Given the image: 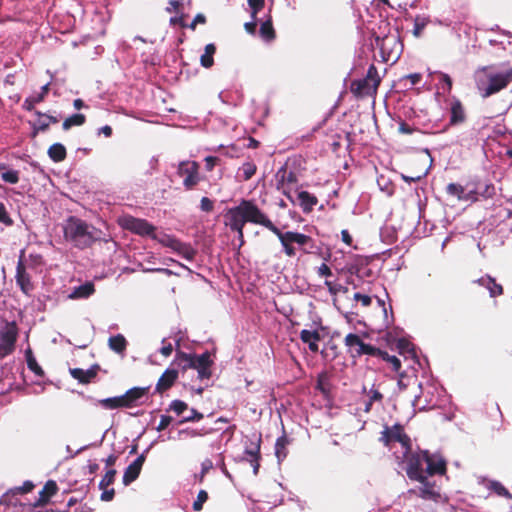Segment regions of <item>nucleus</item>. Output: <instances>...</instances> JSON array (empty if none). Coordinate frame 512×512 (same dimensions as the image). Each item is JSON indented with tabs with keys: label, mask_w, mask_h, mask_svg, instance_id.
Here are the masks:
<instances>
[{
	"label": "nucleus",
	"mask_w": 512,
	"mask_h": 512,
	"mask_svg": "<svg viewBox=\"0 0 512 512\" xmlns=\"http://www.w3.org/2000/svg\"><path fill=\"white\" fill-rule=\"evenodd\" d=\"M224 218L225 225L229 227L231 231L238 234V238L241 243H243L244 238V226L249 222L262 225L274 233L283 246L284 253L288 257H294L296 255V249L293 246V242L287 239V232H282L278 227H276L254 201L242 199L238 206L229 208L226 211Z\"/></svg>",
	"instance_id": "nucleus-1"
},
{
	"label": "nucleus",
	"mask_w": 512,
	"mask_h": 512,
	"mask_svg": "<svg viewBox=\"0 0 512 512\" xmlns=\"http://www.w3.org/2000/svg\"><path fill=\"white\" fill-rule=\"evenodd\" d=\"M63 233L67 242L81 250L91 247L95 242H107L101 230L75 216L66 220Z\"/></svg>",
	"instance_id": "nucleus-2"
},
{
	"label": "nucleus",
	"mask_w": 512,
	"mask_h": 512,
	"mask_svg": "<svg viewBox=\"0 0 512 512\" xmlns=\"http://www.w3.org/2000/svg\"><path fill=\"white\" fill-rule=\"evenodd\" d=\"M480 72L484 76L476 78V87L484 99L504 90L512 82V67L499 73H489L488 67H482Z\"/></svg>",
	"instance_id": "nucleus-3"
},
{
	"label": "nucleus",
	"mask_w": 512,
	"mask_h": 512,
	"mask_svg": "<svg viewBox=\"0 0 512 512\" xmlns=\"http://www.w3.org/2000/svg\"><path fill=\"white\" fill-rule=\"evenodd\" d=\"M382 77L377 67L371 64L367 70L366 76L362 79H354L350 83V92L357 99L375 97L378 88L382 82Z\"/></svg>",
	"instance_id": "nucleus-4"
},
{
	"label": "nucleus",
	"mask_w": 512,
	"mask_h": 512,
	"mask_svg": "<svg viewBox=\"0 0 512 512\" xmlns=\"http://www.w3.org/2000/svg\"><path fill=\"white\" fill-rule=\"evenodd\" d=\"M379 442L387 448H391L393 443L398 442L403 448V451L405 450V454L411 451V438L400 423H396L392 426L385 425L380 434Z\"/></svg>",
	"instance_id": "nucleus-5"
},
{
	"label": "nucleus",
	"mask_w": 512,
	"mask_h": 512,
	"mask_svg": "<svg viewBox=\"0 0 512 512\" xmlns=\"http://www.w3.org/2000/svg\"><path fill=\"white\" fill-rule=\"evenodd\" d=\"M403 457L406 459L407 467L406 474L409 479L423 482L425 480L426 469H423V464L426 463L427 450H419L405 454L403 451Z\"/></svg>",
	"instance_id": "nucleus-6"
},
{
	"label": "nucleus",
	"mask_w": 512,
	"mask_h": 512,
	"mask_svg": "<svg viewBox=\"0 0 512 512\" xmlns=\"http://www.w3.org/2000/svg\"><path fill=\"white\" fill-rule=\"evenodd\" d=\"M343 343L347 348V353L352 358H359L363 355H369L376 357L377 354H381V349L364 343L361 336L354 333H349L345 336Z\"/></svg>",
	"instance_id": "nucleus-7"
},
{
	"label": "nucleus",
	"mask_w": 512,
	"mask_h": 512,
	"mask_svg": "<svg viewBox=\"0 0 512 512\" xmlns=\"http://www.w3.org/2000/svg\"><path fill=\"white\" fill-rule=\"evenodd\" d=\"M376 46L380 50L383 62L397 61L402 49V43L397 35L388 34L382 38L376 37Z\"/></svg>",
	"instance_id": "nucleus-8"
},
{
	"label": "nucleus",
	"mask_w": 512,
	"mask_h": 512,
	"mask_svg": "<svg viewBox=\"0 0 512 512\" xmlns=\"http://www.w3.org/2000/svg\"><path fill=\"white\" fill-rule=\"evenodd\" d=\"M199 164L196 161H182L178 165L177 174L183 178V186L186 190L194 189L201 180Z\"/></svg>",
	"instance_id": "nucleus-9"
},
{
	"label": "nucleus",
	"mask_w": 512,
	"mask_h": 512,
	"mask_svg": "<svg viewBox=\"0 0 512 512\" xmlns=\"http://www.w3.org/2000/svg\"><path fill=\"white\" fill-rule=\"evenodd\" d=\"M120 224L126 230H129L140 236H149L157 239L155 234V226L145 219L135 218L133 216H125L121 219Z\"/></svg>",
	"instance_id": "nucleus-10"
},
{
	"label": "nucleus",
	"mask_w": 512,
	"mask_h": 512,
	"mask_svg": "<svg viewBox=\"0 0 512 512\" xmlns=\"http://www.w3.org/2000/svg\"><path fill=\"white\" fill-rule=\"evenodd\" d=\"M17 337L18 327L16 322H6L0 330V357H6L14 351Z\"/></svg>",
	"instance_id": "nucleus-11"
},
{
	"label": "nucleus",
	"mask_w": 512,
	"mask_h": 512,
	"mask_svg": "<svg viewBox=\"0 0 512 512\" xmlns=\"http://www.w3.org/2000/svg\"><path fill=\"white\" fill-rule=\"evenodd\" d=\"M24 254L25 251L22 250L20 252L19 260L16 266V275L15 280L16 284L19 286L20 290L26 296H31L32 292L35 289V286L31 280L30 274L26 271V266L24 263Z\"/></svg>",
	"instance_id": "nucleus-12"
},
{
	"label": "nucleus",
	"mask_w": 512,
	"mask_h": 512,
	"mask_svg": "<svg viewBox=\"0 0 512 512\" xmlns=\"http://www.w3.org/2000/svg\"><path fill=\"white\" fill-rule=\"evenodd\" d=\"M193 362L194 366H192V369L197 370L199 379H209L212 376L211 366L213 365V361L208 351L201 355L193 354Z\"/></svg>",
	"instance_id": "nucleus-13"
},
{
	"label": "nucleus",
	"mask_w": 512,
	"mask_h": 512,
	"mask_svg": "<svg viewBox=\"0 0 512 512\" xmlns=\"http://www.w3.org/2000/svg\"><path fill=\"white\" fill-rule=\"evenodd\" d=\"M426 475H444L447 471V462L439 454H431L427 451L426 457Z\"/></svg>",
	"instance_id": "nucleus-14"
},
{
	"label": "nucleus",
	"mask_w": 512,
	"mask_h": 512,
	"mask_svg": "<svg viewBox=\"0 0 512 512\" xmlns=\"http://www.w3.org/2000/svg\"><path fill=\"white\" fill-rule=\"evenodd\" d=\"M179 372L177 369L168 368L159 377L156 386L155 394L163 395L166 391L171 389L177 382Z\"/></svg>",
	"instance_id": "nucleus-15"
},
{
	"label": "nucleus",
	"mask_w": 512,
	"mask_h": 512,
	"mask_svg": "<svg viewBox=\"0 0 512 512\" xmlns=\"http://www.w3.org/2000/svg\"><path fill=\"white\" fill-rule=\"evenodd\" d=\"M287 239L292 241L293 244H297L301 247V250L305 254L313 253L317 248L313 238L306 234H302L294 231H287Z\"/></svg>",
	"instance_id": "nucleus-16"
},
{
	"label": "nucleus",
	"mask_w": 512,
	"mask_h": 512,
	"mask_svg": "<svg viewBox=\"0 0 512 512\" xmlns=\"http://www.w3.org/2000/svg\"><path fill=\"white\" fill-rule=\"evenodd\" d=\"M450 118L448 126H458L463 124L467 119L466 110L462 102L458 98H454L450 105Z\"/></svg>",
	"instance_id": "nucleus-17"
},
{
	"label": "nucleus",
	"mask_w": 512,
	"mask_h": 512,
	"mask_svg": "<svg viewBox=\"0 0 512 512\" xmlns=\"http://www.w3.org/2000/svg\"><path fill=\"white\" fill-rule=\"evenodd\" d=\"M145 454L139 455L124 471L123 484L129 485L134 482L140 475L142 466L145 462Z\"/></svg>",
	"instance_id": "nucleus-18"
},
{
	"label": "nucleus",
	"mask_w": 512,
	"mask_h": 512,
	"mask_svg": "<svg viewBox=\"0 0 512 512\" xmlns=\"http://www.w3.org/2000/svg\"><path fill=\"white\" fill-rule=\"evenodd\" d=\"M277 183V189L282 190L286 194V188L288 185L295 184L297 182L296 173L288 170L286 165H283L278 169L275 174Z\"/></svg>",
	"instance_id": "nucleus-19"
},
{
	"label": "nucleus",
	"mask_w": 512,
	"mask_h": 512,
	"mask_svg": "<svg viewBox=\"0 0 512 512\" xmlns=\"http://www.w3.org/2000/svg\"><path fill=\"white\" fill-rule=\"evenodd\" d=\"M150 387H133L123 394L125 408H132L137 405L138 401L146 396Z\"/></svg>",
	"instance_id": "nucleus-20"
},
{
	"label": "nucleus",
	"mask_w": 512,
	"mask_h": 512,
	"mask_svg": "<svg viewBox=\"0 0 512 512\" xmlns=\"http://www.w3.org/2000/svg\"><path fill=\"white\" fill-rule=\"evenodd\" d=\"M99 366L93 365L88 370H83L81 368H70L69 373L70 375L79 381L81 384H88L90 383L98 374Z\"/></svg>",
	"instance_id": "nucleus-21"
},
{
	"label": "nucleus",
	"mask_w": 512,
	"mask_h": 512,
	"mask_svg": "<svg viewBox=\"0 0 512 512\" xmlns=\"http://www.w3.org/2000/svg\"><path fill=\"white\" fill-rule=\"evenodd\" d=\"M58 492V485L54 480H48L42 490L39 492V498L34 503V507H42L49 503L51 497Z\"/></svg>",
	"instance_id": "nucleus-22"
},
{
	"label": "nucleus",
	"mask_w": 512,
	"mask_h": 512,
	"mask_svg": "<svg viewBox=\"0 0 512 512\" xmlns=\"http://www.w3.org/2000/svg\"><path fill=\"white\" fill-rule=\"evenodd\" d=\"M420 483L422 486L418 491L410 490V492L425 500H436L440 497L439 492L435 490V484L428 480L427 475H425V480Z\"/></svg>",
	"instance_id": "nucleus-23"
},
{
	"label": "nucleus",
	"mask_w": 512,
	"mask_h": 512,
	"mask_svg": "<svg viewBox=\"0 0 512 512\" xmlns=\"http://www.w3.org/2000/svg\"><path fill=\"white\" fill-rule=\"evenodd\" d=\"M260 443L261 438L259 437L257 442L252 443L250 447L245 449V455L247 456V460L251 463L253 467V473L254 475L258 474L259 467H260Z\"/></svg>",
	"instance_id": "nucleus-24"
},
{
	"label": "nucleus",
	"mask_w": 512,
	"mask_h": 512,
	"mask_svg": "<svg viewBox=\"0 0 512 512\" xmlns=\"http://www.w3.org/2000/svg\"><path fill=\"white\" fill-rule=\"evenodd\" d=\"M300 339L303 343L308 345L311 352L317 353L319 351L318 342L321 340V335L317 330H302L300 332Z\"/></svg>",
	"instance_id": "nucleus-25"
},
{
	"label": "nucleus",
	"mask_w": 512,
	"mask_h": 512,
	"mask_svg": "<svg viewBox=\"0 0 512 512\" xmlns=\"http://www.w3.org/2000/svg\"><path fill=\"white\" fill-rule=\"evenodd\" d=\"M50 90V83L45 84L41 87L40 93L35 96H30L25 99L23 103V108L27 111H33L35 109V105L41 103L45 100Z\"/></svg>",
	"instance_id": "nucleus-26"
},
{
	"label": "nucleus",
	"mask_w": 512,
	"mask_h": 512,
	"mask_svg": "<svg viewBox=\"0 0 512 512\" xmlns=\"http://www.w3.org/2000/svg\"><path fill=\"white\" fill-rule=\"evenodd\" d=\"M298 200L303 212L305 213L311 212L314 206L318 203L317 197L312 195L308 191L299 192Z\"/></svg>",
	"instance_id": "nucleus-27"
},
{
	"label": "nucleus",
	"mask_w": 512,
	"mask_h": 512,
	"mask_svg": "<svg viewBox=\"0 0 512 512\" xmlns=\"http://www.w3.org/2000/svg\"><path fill=\"white\" fill-rule=\"evenodd\" d=\"M173 364H176L177 367L182 371L185 372L188 369H192V366H194L193 362V354H188L183 351H177L175 360Z\"/></svg>",
	"instance_id": "nucleus-28"
},
{
	"label": "nucleus",
	"mask_w": 512,
	"mask_h": 512,
	"mask_svg": "<svg viewBox=\"0 0 512 512\" xmlns=\"http://www.w3.org/2000/svg\"><path fill=\"white\" fill-rule=\"evenodd\" d=\"M48 156L53 162H62L67 157V151L63 144L54 143L48 148Z\"/></svg>",
	"instance_id": "nucleus-29"
},
{
	"label": "nucleus",
	"mask_w": 512,
	"mask_h": 512,
	"mask_svg": "<svg viewBox=\"0 0 512 512\" xmlns=\"http://www.w3.org/2000/svg\"><path fill=\"white\" fill-rule=\"evenodd\" d=\"M95 292L94 284L91 282H86L74 289L71 293L70 298L79 299V298H88Z\"/></svg>",
	"instance_id": "nucleus-30"
},
{
	"label": "nucleus",
	"mask_w": 512,
	"mask_h": 512,
	"mask_svg": "<svg viewBox=\"0 0 512 512\" xmlns=\"http://www.w3.org/2000/svg\"><path fill=\"white\" fill-rule=\"evenodd\" d=\"M25 358H26L27 367L29 368V370H31L38 377H41V378L44 377L45 372L42 369V367L38 364L36 358L33 355L32 350L30 348H28L25 351Z\"/></svg>",
	"instance_id": "nucleus-31"
},
{
	"label": "nucleus",
	"mask_w": 512,
	"mask_h": 512,
	"mask_svg": "<svg viewBox=\"0 0 512 512\" xmlns=\"http://www.w3.org/2000/svg\"><path fill=\"white\" fill-rule=\"evenodd\" d=\"M175 244L176 246L173 250L180 254L183 258L190 261L195 258L197 252L190 244L181 242L180 240Z\"/></svg>",
	"instance_id": "nucleus-32"
},
{
	"label": "nucleus",
	"mask_w": 512,
	"mask_h": 512,
	"mask_svg": "<svg viewBox=\"0 0 512 512\" xmlns=\"http://www.w3.org/2000/svg\"><path fill=\"white\" fill-rule=\"evenodd\" d=\"M216 46L213 43L207 44L204 49V54L201 55L200 63L204 68H211L214 64V54Z\"/></svg>",
	"instance_id": "nucleus-33"
},
{
	"label": "nucleus",
	"mask_w": 512,
	"mask_h": 512,
	"mask_svg": "<svg viewBox=\"0 0 512 512\" xmlns=\"http://www.w3.org/2000/svg\"><path fill=\"white\" fill-rule=\"evenodd\" d=\"M260 36L266 41H272L276 37L275 30L272 24V17L269 16L260 26Z\"/></svg>",
	"instance_id": "nucleus-34"
},
{
	"label": "nucleus",
	"mask_w": 512,
	"mask_h": 512,
	"mask_svg": "<svg viewBox=\"0 0 512 512\" xmlns=\"http://www.w3.org/2000/svg\"><path fill=\"white\" fill-rule=\"evenodd\" d=\"M99 405L105 409L113 410L125 408L123 395L111 398H105L98 401Z\"/></svg>",
	"instance_id": "nucleus-35"
},
{
	"label": "nucleus",
	"mask_w": 512,
	"mask_h": 512,
	"mask_svg": "<svg viewBox=\"0 0 512 512\" xmlns=\"http://www.w3.org/2000/svg\"><path fill=\"white\" fill-rule=\"evenodd\" d=\"M86 122V116L81 113L73 114L67 117L62 124L63 130L67 131L74 126H82Z\"/></svg>",
	"instance_id": "nucleus-36"
},
{
	"label": "nucleus",
	"mask_w": 512,
	"mask_h": 512,
	"mask_svg": "<svg viewBox=\"0 0 512 512\" xmlns=\"http://www.w3.org/2000/svg\"><path fill=\"white\" fill-rule=\"evenodd\" d=\"M289 444L288 438L283 435L276 440L275 443V455L279 461H282L286 458L288 451L287 445Z\"/></svg>",
	"instance_id": "nucleus-37"
},
{
	"label": "nucleus",
	"mask_w": 512,
	"mask_h": 512,
	"mask_svg": "<svg viewBox=\"0 0 512 512\" xmlns=\"http://www.w3.org/2000/svg\"><path fill=\"white\" fill-rule=\"evenodd\" d=\"M478 194L481 199H490L495 195V187L492 183L476 182Z\"/></svg>",
	"instance_id": "nucleus-38"
},
{
	"label": "nucleus",
	"mask_w": 512,
	"mask_h": 512,
	"mask_svg": "<svg viewBox=\"0 0 512 512\" xmlns=\"http://www.w3.org/2000/svg\"><path fill=\"white\" fill-rule=\"evenodd\" d=\"M126 345L127 341L121 334L109 338V347L117 353H122L126 349Z\"/></svg>",
	"instance_id": "nucleus-39"
},
{
	"label": "nucleus",
	"mask_w": 512,
	"mask_h": 512,
	"mask_svg": "<svg viewBox=\"0 0 512 512\" xmlns=\"http://www.w3.org/2000/svg\"><path fill=\"white\" fill-rule=\"evenodd\" d=\"M429 23H430V19L428 17L417 15L414 18V27H413V31H412L413 35L416 38H419Z\"/></svg>",
	"instance_id": "nucleus-40"
},
{
	"label": "nucleus",
	"mask_w": 512,
	"mask_h": 512,
	"mask_svg": "<svg viewBox=\"0 0 512 512\" xmlns=\"http://www.w3.org/2000/svg\"><path fill=\"white\" fill-rule=\"evenodd\" d=\"M376 357L390 363L394 372H398L401 369L400 359L396 356L389 355L386 351L381 350V354H377Z\"/></svg>",
	"instance_id": "nucleus-41"
},
{
	"label": "nucleus",
	"mask_w": 512,
	"mask_h": 512,
	"mask_svg": "<svg viewBox=\"0 0 512 512\" xmlns=\"http://www.w3.org/2000/svg\"><path fill=\"white\" fill-rule=\"evenodd\" d=\"M447 194L457 197L459 201H463L465 188L458 183H449L446 187Z\"/></svg>",
	"instance_id": "nucleus-42"
},
{
	"label": "nucleus",
	"mask_w": 512,
	"mask_h": 512,
	"mask_svg": "<svg viewBox=\"0 0 512 512\" xmlns=\"http://www.w3.org/2000/svg\"><path fill=\"white\" fill-rule=\"evenodd\" d=\"M239 170L242 172L243 180L247 181L255 175L257 166L253 162H245Z\"/></svg>",
	"instance_id": "nucleus-43"
},
{
	"label": "nucleus",
	"mask_w": 512,
	"mask_h": 512,
	"mask_svg": "<svg viewBox=\"0 0 512 512\" xmlns=\"http://www.w3.org/2000/svg\"><path fill=\"white\" fill-rule=\"evenodd\" d=\"M316 389L322 394L327 395L330 392V382L326 374H320L317 378Z\"/></svg>",
	"instance_id": "nucleus-44"
},
{
	"label": "nucleus",
	"mask_w": 512,
	"mask_h": 512,
	"mask_svg": "<svg viewBox=\"0 0 512 512\" xmlns=\"http://www.w3.org/2000/svg\"><path fill=\"white\" fill-rule=\"evenodd\" d=\"M116 474L117 472L115 469L107 470L99 483V489L108 488V486L112 485L115 481Z\"/></svg>",
	"instance_id": "nucleus-45"
},
{
	"label": "nucleus",
	"mask_w": 512,
	"mask_h": 512,
	"mask_svg": "<svg viewBox=\"0 0 512 512\" xmlns=\"http://www.w3.org/2000/svg\"><path fill=\"white\" fill-rule=\"evenodd\" d=\"M427 174H428V168H424L423 170H421L418 173H414L411 175L402 174L401 177L406 183L411 184V183L418 182L421 179L425 178L427 176Z\"/></svg>",
	"instance_id": "nucleus-46"
},
{
	"label": "nucleus",
	"mask_w": 512,
	"mask_h": 512,
	"mask_svg": "<svg viewBox=\"0 0 512 512\" xmlns=\"http://www.w3.org/2000/svg\"><path fill=\"white\" fill-rule=\"evenodd\" d=\"M487 288L489 289L491 297H497L503 294V287L497 284L491 277L487 278Z\"/></svg>",
	"instance_id": "nucleus-47"
},
{
	"label": "nucleus",
	"mask_w": 512,
	"mask_h": 512,
	"mask_svg": "<svg viewBox=\"0 0 512 512\" xmlns=\"http://www.w3.org/2000/svg\"><path fill=\"white\" fill-rule=\"evenodd\" d=\"M208 500V493L206 490H200L196 500L193 502V510L199 512L203 509L204 503Z\"/></svg>",
	"instance_id": "nucleus-48"
},
{
	"label": "nucleus",
	"mask_w": 512,
	"mask_h": 512,
	"mask_svg": "<svg viewBox=\"0 0 512 512\" xmlns=\"http://www.w3.org/2000/svg\"><path fill=\"white\" fill-rule=\"evenodd\" d=\"M0 224H3L7 227L14 225L13 219L10 217L4 203L2 202H0Z\"/></svg>",
	"instance_id": "nucleus-49"
},
{
	"label": "nucleus",
	"mask_w": 512,
	"mask_h": 512,
	"mask_svg": "<svg viewBox=\"0 0 512 512\" xmlns=\"http://www.w3.org/2000/svg\"><path fill=\"white\" fill-rule=\"evenodd\" d=\"M492 490L499 496L505 497L507 499H512V494L509 490L503 486L500 482H492L491 484Z\"/></svg>",
	"instance_id": "nucleus-50"
},
{
	"label": "nucleus",
	"mask_w": 512,
	"mask_h": 512,
	"mask_svg": "<svg viewBox=\"0 0 512 512\" xmlns=\"http://www.w3.org/2000/svg\"><path fill=\"white\" fill-rule=\"evenodd\" d=\"M38 118L39 119L37 120V122H35L33 125V132H32L33 137H36L39 132L46 131L50 126L47 119L40 118V117H38Z\"/></svg>",
	"instance_id": "nucleus-51"
},
{
	"label": "nucleus",
	"mask_w": 512,
	"mask_h": 512,
	"mask_svg": "<svg viewBox=\"0 0 512 512\" xmlns=\"http://www.w3.org/2000/svg\"><path fill=\"white\" fill-rule=\"evenodd\" d=\"M435 75L437 76L439 82L445 85V91L450 93L453 86L452 78L444 72H435Z\"/></svg>",
	"instance_id": "nucleus-52"
},
{
	"label": "nucleus",
	"mask_w": 512,
	"mask_h": 512,
	"mask_svg": "<svg viewBox=\"0 0 512 512\" xmlns=\"http://www.w3.org/2000/svg\"><path fill=\"white\" fill-rule=\"evenodd\" d=\"M248 5L251 8V17L252 19H256V16L259 11H261L265 6V0H247Z\"/></svg>",
	"instance_id": "nucleus-53"
},
{
	"label": "nucleus",
	"mask_w": 512,
	"mask_h": 512,
	"mask_svg": "<svg viewBox=\"0 0 512 512\" xmlns=\"http://www.w3.org/2000/svg\"><path fill=\"white\" fill-rule=\"evenodd\" d=\"M1 178L6 183L16 184L19 181V172L16 170L5 171L1 174Z\"/></svg>",
	"instance_id": "nucleus-54"
},
{
	"label": "nucleus",
	"mask_w": 512,
	"mask_h": 512,
	"mask_svg": "<svg viewBox=\"0 0 512 512\" xmlns=\"http://www.w3.org/2000/svg\"><path fill=\"white\" fill-rule=\"evenodd\" d=\"M400 353H408L415 356V349L413 345L405 339H400L397 343Z\"/></svg>",
	"instance_id": "nucleus-55"
},
{
	"label": "nucleus",
	"mask_w": 512,
	"mask_h": 512,
	"mask_svg": "<svg viewBox=\"0 0 512 512\" xmlns=\"http://www.w3.org/2000/svg\"><path fill=\"white\" fill-rule=\"evenodd\" d=\"M169 409L174 411L177 415H181L188 409V405L182 400H173L169 406Z\"/></svg>",
	"instance_id": "nucleus-56"
},
{
	"label": "nucleus",
	"mask_w": 512,
	"mask_h": 512,
	"mask_svg": "<svg viewBox=\"0 0 512 512\" xmlns=\"http://www.w3.org/2000/svg\"><path fill=\"white\" fill-rule=\"evenodd\" d=\"M480 199L481 198L478 194V189H477L476 183L473 184L472 189H470L468 192H465L464 197H463V201H470V202H477Z\"/></svg>",
	"instance_id": "nucleus-57"
},
{
	"label": "nucleus",
	"mask_w": 512,
	"mask_h": 512,
	"mask_svg": "<svg viewBox=\"0 0 512 512\" xmlns=\"http://www.w3.org/2000/svg\"><path fill=\"white\" fill-rule=\"evenodd\" d=\"M33 488L34 484L31 481H25L22 486L13 488L12 492L17 496L19 494H26L32 491Z\"/></svg>",
	"instance_id": "nucleus-58"
},
{
	"label": "nucleus",
	"mask_w": 512,
	"mask_h": 512,
	"mask_svg": "<svg viewBox=\"0 0 512 512\" xmlns=\"http://www.w3.org/2000/svg\"><path fill=\"white\" fill-rule=\"evenodd\" d=\"M204 417V415L197 411L196 409H191V414L189 416H186L184 417L180 423H185V422H195V421H200L202 420Z\"/></svg>",
	"instance_id": "nucleus-59"
},
{
	"label": "nucleus",
	"mask_w": 512,
	"mask_h": 512,
	"mask_svg": "<svg viewBox=\"0 0 512 512\" xmlns=\"http://www.w3.org/2000/svg\"><path fill=\"white\" fill-rule=\"evenodd\" d=\"M158 241L161 244H163L164 246L169 247V248H171L173 250L175 248V246H176L175 243H178L179 240L176 239L175 237H172L170 235L164 234L161 239H158Z\"/></svg>",
	"instance_id": "nucleus-60"
},
{
	"label": "nucleus",
	"mask_w": 512,
	"mask_h": 512,
	"mask_svg": "<svg viewBox=\"0 0 512 512\" xmlns=\"http://www.w3.org/2000/svg\"><path fill=\"white\" fill-rule=\"evenodd\" d=\"M353 299L357 302H360L364 307H368L372 303V298L369 295H364L359 292L354 294Z\"/></svg>",
	"instance_id": "nucleus-61"
},
{
	"label": "nucleus",
	"mask_w": 512,
	"mask_h": 512,
	"mask_svg": "<svg viewBox=\"0 0 512 512\" xmlns=\"http://www.w3.org/2000/svg\"><path fill=\"white\" fill-rule=\"evenodd\" d=\"M16 495L12 492V489L8 490L6 493H4L1 497H0V505H6V506H9L11 504H14L13 502V498L15 497Z\"/></svg>",
	"instance_id": "nucleus-62"
},
{
	"label": "nucleus",
	"mask_w": 512,
	"mask_h": 512,
	"mask_svg": "<svg viewBox=\"0 0 512 512\" xmlns=\"http://www.w3.org/2000/svg\"><path fill=\"white\" fill-rule=\"evenodd\" d=\"M200 208L202 211L209 213V212L213 211L214 203L208 197H202V199L200 201Z\"/></svg>",
	"instance_id": "nucleus-63"
},
{
	"label": "nucleus",
	"mask_w": 512,
	"mask_h": 512,
	"mask_svg": "<svg viewBox=\"0 0 512 512\" xmlns=\"http://www.w3.org/2000/svg\"><path fill=\"white\" fill-rule=\"evenodd\" d=\"M409 81L411 86L418 84L422 80L420 73H412L402 77L401 81Z\"/></svg>",
	"instance_id": "nucleus-64"
}]
</instances>
